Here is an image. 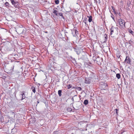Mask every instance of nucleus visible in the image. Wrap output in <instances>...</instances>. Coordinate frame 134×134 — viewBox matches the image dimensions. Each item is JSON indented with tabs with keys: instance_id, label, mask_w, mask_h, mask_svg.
<instances>
[{
	"instance_id": "nucleus-7",
	"label": "nucleus",
	"mask_w": 134,
	"mask_h": 134,
	"mask_svg": "<svg viewBox=\"0 0 134 134\" xmlns=\"http://www.w3.org/2000/svg\"><path fill=\"white\" fill-rule=\"evenodd\" d=\"M24 92H25L24 91H22L21 92V95L22 96L21 100L24 99L26 97L25 96Z\"/></svg>"
},
{
	"instance_id": "nucleus-28",
	"label": "nucleus",
	"mask_w": 134,
	"mask_h": 134,
	"mask_svg": "<svg viewBox=\"0 0 134 134\" xmlns=\"http://www.w3.org/2000/svg\"><path fill=\"white\" fill-rule=\"evenodd\" d=\"M67 110H69L70 111H71L72 110V109H71L70 108H67Z\"/></svg>"
},
{
	"instance_id": "nucleus-10",
	"label": "nucleus",
	"mask_w": 134,
	"mask_h": 134,
	"mask_svg": "<svg viewBox=\"0 0 134 134\" xmlns=\"http://www.w3.org/2000/svg\"><path fill=\"white\" fill-rule=\"evenodd\" d=\"M53 13L56 16H58V11L56 10H54Z\"/></svg>"
},
{
	"instance_id": "nucleus-26",
	"label": "nucleus",
	"mask_w": 134,
	"mask_h": 134,
	"mask_svg": "<svg viewBox=\"0 0 134 134\" xmlns=\"http://www.w3.org/2000/svg\"><path fill=\"white\" fill-rule=\"evenodd\" d=\"M58 14L60 16H62V17H63V14L62 13H58Z\"/></svg>"
},
{
	"instance_id": "nucleus-22",
	"label": "nucleus",
	"mask_w": 134,
	"mask_h": 134,
	"mask_svg": "<svg viewBox=\"0 0 134 134\" xmlns=\"http://www.w3.org/2000/svg\"><path fill=\"white\" fill-rule=\"evenodd\" d=\"M55 2L56 4H58L59 3V0H56L55 1Z\"/></svg>"
},
{
	"instance_id": "nucleus-24",
	"label": "nucleus",
	"mask_w": 134,
	"mask_h": 134,
	"mask_svg": "<svg viewBox=\"0 0 134 134\" xmlns=\"http://www.w3.org/2000/svg\"><path fill=\"white\" fill-rule=\"evenodd\" d=\"M111 16L112 18L115 21V19L114 17H113V15L112 14H111Z\"/></svg>"
},
{
	"instance_id": "nucleus-13",
	"label": "nucleus",
	"mask_w": 134,
	"mask_h": 134,
	"mask_svg": "<svg viewBox=\"0 0 134 134\" xmlns=\"http://www.w3.org/2000/svg\"><path fill=\"white\" fill-rule=\"evenodd\" d=\"M111 8L112 9V10H113V11L114 12V13L116 14L117 13L115 11V9L114 7L113 6H111Z\"/></svg>"
},
{
	"instance_id": "nucleus-32",
	"label": "nucleus",
	"mask_w": 134,
	"mask_h": 134,
	"mask_svg": "<svg viewBox=\"0 0 134 134\" xmlns=\"http://www.w3.org/2000/svg\"><path fill=\"white\" fill-rule=\"evenodd\" d=\"M127 10H130V9H129V8H127Z\"/></svg>"
},
{
	"instance_id": "nucleus-11",
	"label": "nucleus",
	"mask_w": 134,
	"mask_h": 134,
	"mask_svg": "<svg viewBox=\"0 0 134 134\" xmlns=\"http://www.w3.org/2000/svg\"><path fill=\"white\" fill-rule=\"evenodd\" d=\"M62 91L61 90H58V94L59 96L60 97L62 96Z\"/></svg>"
},
{
	"instance_id": "nucleus-12",
	"label": "nucleus",
	"mask_w": 134,
	"mask_h": 134,
	"mask_svg": "<svg viewBox=\"0 0 134 134\" xmlns=\"http://www.w3.org/2000/svg\"><path fill=\"white\" fill-rule=\"evenodd\" d=\"M74 32H75V34L73 35V36L75 37H76L77 36V34H78V31L77 30H74Z\"/></svg>"
},
{
	"instance_id": "nucleus-14",
	"label": "nucleus",
	"mask_w": 134,
	"mask_h": 134,
	"mask_svg": "<svg viewBox=\"0 0 134 134\" xmlns=\"http://www.w3.org/2000/svg\"><path fill=\"white\" fill-rule=\"evenodd\" d=\"M88 103V100H85L83 102V103L85 105H87Z\"/></svg>"
},
{
	"instance_id": "nucleus-3",
	"label": "nucleus",
	"mask_w": 134,
	"mask_h": 134,
	"mask_svg": "<svg viewBox=\"0 0 134 134\" xmlns=\"http://www.w3.org/2000/svg\"><path fill=\"white\" fill-rule=\"evenodd\" d=\"M87 75L89 76V78H93L95 76V74L92 72H90L89 73H88Z\"/></svg>"
},
{
	"instance_id": "nucleus-16",
	"label": "nucleus",
	"mask_w": 134,
	"mask_h": 134,
	"mask_svg": "<svg viewBox=\"0 0 134 134\" xmlns=\"http://www.w3.org/2000/svg\"><path fill=\"white\" fill-rule=\"evenodd\" d=\"M114 32L113 27H111V32L110 33V35H112L113 32Z\"/></svg>"
},
{
	"instance_id": "nucleus-20",
	"label": "nucleus",
	"mask_w": 134,
	"mask_h": 134,
	"mask_svg": "<svg viewBox=\"0 0 134 134\" xmlns=\"http://www.w3.org/2000/svg\"><path fill=\"white\" fill-rule=\"evenodd\" d=\"M12 4L13 5L16 4V3L14 1V0H10Z\"/></svg>"
},
{
	"instance_id": "nucleus-31",
	"label": "nucleus",
	"mask_w": 134,
	"mask_h": 134,
	"mask_svg": "<svg viewBox=\"0 0 134 134\" xmlns=\"http://www.w3.org/2000/svg\"><path fill=\"white\" fill-rule=\"evenodd\" d=\"M116 111V114H117L118 112L117 111H118V110L117 109H116L115 110Z\"/></svg>"
},
{
	"instance_id": "nucleus-8",
	"label": "nucleus",
	"mask_w": 134,
	"mask_h": 134,
	"mask_svg": "<svg viewBox=\"0 0 134 134\" xmlns=\"http://www.w3.org/2000/svg\"><path fill=\"white\" fill-rule=\"evenodd\" d=\"M87 17L88 18V21L90 23L92 21V16H87Z\"/></svg>"
},
{
	"instance_id": "nucleus-18",
	"label": "nucleus",
	"mask_w": 134,
	"mask_h": 134,
	"mask_svg": "<svg viewBox=\"0 0 134 134\" xmlns=\"http://www.w3.org/2000/svg\"><path fill=\"white\" fill-rule=\"evenodd\" d=\"M131 2H130V1H127V5L128 7H129L131 5Z\"/></svg>"
},
{
	"instance_id": "nucleus-33",
	"label": "nucleus",
	"mask_w": 134,
	"mask_h": 134,
	"mask_svg": "<svg viewBox=\"0 0 134 134\" xmlns=\"http://www.w3.org/2000/svg\"><path fill=\"white\" fill-rule=\"evenodd\" d=\"M120 57V55H119V56H117V57H118V58H119Z\"/></svg>"
},
{
	"instance_id": "nucleus-19",
	"label": "nucleus",
	"mask_w": 134,
	"mask_h": 134,
	"mask_svg": "<svg viewBox=\"0 0 134 134\" xmlns=\"http://www.w3.org/2000/svg\"><path fill=\"white\" fill-rule=\"evenodd\" d=\"M31 89H32V91L33 92L35 93L36 92L35 89L34 87H31Z\"/></svg>"
},
{
	"instance_id": "nucleus-5",
	"label": "nucleus",
	"mask_w": 134,
	"mask_h": 134,
	"mask_svg": "<svg viewBox=\"0 0 134 134\" xmlns=\"http://www.w3.org/2000/svg\"><path fill=\"white\" fill-rule=\"evenodd\" d=\"M125 62L126 63H128L129 64L130 63V62H131V60L129 57L127 56L126 57V58L125 60Z\"/></svg>"
},
{
	"instance_id": "nucleus-25",
	"label": "nucleus",
	"mask_w": 134,
	"mask_h": 134,
	"mask_svg": "<svg viewBox=\"0 0 134 134\" xmlns=\"http://www.w3.org/2000/svg\"><path fill=\"white\" fill-rule=\"evenodd\" d=\"M129 32L130 33H131L132 35L133 34V32L131 30H130Z\"/></svg>"
},
{
	"instance_id": "nucleus-1",
	"label": "nucleus",
	"mask_w": 134,
	"mask_h": 134,
	"mask_svg": "<svg viewBox=\"0 0 134 134\" xmlns=\"http://www.w3.org/2000/svg\"><path fill=\"white\" fill-rule=\"evenodd\" d=\"M118 22L120 25V27L121 28H124L125 27V22L124 20L120 18L118 19Z\"/></svg>"
},
{
	"instance_id": "nucleus-17",
	"label": "nucleus",
	"mask_w": 134,
	"mask_h": 134,
	"mask_svg": "<svg viewBox=\"0 0 134 134\" xmlns=\"http://www.w3.org/2000/svg\"><path fill=\"white\" fill-rule=\"evenodd\" d=\"M53 134H61L60 132L56 131L53 132Z\"/></svg>"
},
{
	"instance_id": "nucleus-2",
	"label": "nucleus",
	"mask_w": 134,
	"mask_h": 134,
	"mask_svg": "<svg viewBox=\"0 0 134 134\" xmlns=\"http://www.w3.org/2000/svg\"><path fill=\"white\" fill-rule=\"evenodd\" d=\"M93 60L94 61H96V62L98 65H100L101 64L102 60V58H100L99 56H98L96 59H95L94 60Z\"/></svg>"
},
{
	"instance_id": "nucleus-29",
	"label": "nucleus",
	"mask_w": 134,
	"mask_h": 134,
	"mask_svg": "<svg viewBox=\"0 0 134 134\" xmlns=\"http://www.w3.org/2000/svg\"><path fill=\"white\" fill-rule=\"evenodd\" d=\"M84 22L85 23V24H86V25H88L86 23V20H84Z\"/></svg>"
},
{
	"instance_id": "nucleus-27",
	"label": "nucleus",
	"mask_w": 134,
	"mask_h": 134,
	"mask_svg": "<svg viewBox=\"0 0 134 134\" xmlns=\"http://www.w3.org/2000/svg\"><path fill=\"white\" fill-rule=\"evenodd\" d=\"M5 4L6 6H9V3L8 2H6L5 3Z\"/></svg>"
},
{
	"instance_id": "nucleus-6",
	"label": "nucleus",
	"mask_w": 134,
	"mask_h": 134,
	"mask_svg": "<svg viewBox=\"0 0 134 134\" xmlns=\"http://www.w3.org/2000/svg\"><path fill=\"white\" fill-rule=\"evenodd\" d=\"M104 41H103V42L105 43L107 40L108 36L106 34H104Z\"/></svg>"
},
{
	"instance_id": "nucleus-15",
	"label": "nucleus",
	"mask_w": 134,
	"mask_h": 134,
	"mask_svg": "<svg viewBox=\"0 0 134 134\" xmlns=\"http://www.w3.org/2000/svg\"><path fill=\"white\" fill-rule=\"evenodd\" d=\"M116 77L118 79H119L120 77V75L118 73L116 75Z\"/></svg>"
},
{
	"instance_id": "nucleus-4",
	"label": "nucleus",
	"mask_w": 134,
	"mask_h": 134,
	"mask_svg": "<svg viewBox=\"0 0 134 134\" xmlns=\"http://www.w3.org/2000/svg\"><path fill=\"white\" fill-rule=\"evenodd\" d=\"M91 79L89 77H85V83L86 84H89L91 83Z\"/></svg>"
},
{
	"instance_id": "nucleus-34",
	"label": "nucleus",
	"mask_w": 134,
	"mask_h": 134,
	"mask_svg": "<svg viewBox=\"0 0 134 134\" xmlns=\"http://www.w3.org/2000/svg\"><path fill=\"white\" fill-rule=\"evenodd\" d=\"M120 13H119V14H119V15L120 16Z\"/></svg>"
},
{
	"instance_id": "nucleus-30",
	"label": "nucleus",
	"mask_w": 134,
	"mask_h": 134,
	"mask_svg": "<svg viewBox=\"0 0 134 134\" xmlns=\"http://www.w3.org/2000/svg\"><path fill=\"white\" fill-rule=\"evenodd\" d=\"M104 86H105L104 87L105 88L106 86H107V84L106 83H105L104 84Z\"/></svg>"
},
{
	"instance_id": "nucleus-9",
	"label": "nucleus",
	"mask_w": 134,
	"mask_h": 134,
	"mask_svg": "<svg viewBox=\"0 0 134 134\" xmlns=\"http://www.w3.org/2000/svg\"><path fill=\"white\" fill-rule=\"evenodd\" d=\"M74 51L77 54H79L80 53V50L78 49H76L75 48H74Z\"/></svg>"
},
{
	"instance_id": "nucleus-36",
	"label": "nucleus",
	"mask_w": 134,
	"mask_h": 134,
	"mask_svg": "<svg viewBox=\"0 0 134 134\" xmlns=\"http://www.w3.org/2000/svg\"><path fill=\"white\" fill-rule=\"evenodd\" d=\"M11 103V102H10V103H9V104H10V103Z\"/></svg>"
},
{
	"instance_id": "nucleus-35",
	"label": "nucleus",
	"mask_w": 134,
	"mask_h": 134,
	"mask_svg": "<svg viewBox=\"0 0 134 134\" xmlns=\"http://www.w3.org/2000/svg\"><path fill=\"white\" fill-rule=\"evenodd\" d=\"M37 103H39V102L38 101L37 102Z\"/></svg>"
},
{
	"instance_id": "nucleus-23",
	"label": "nucleus",
	"mask_w": 134,
	"mask_h": 134,
	"mask_svg": "<svg viewBox=\"0 0 134 134\" xmlns=\"http://www.w3.org/2000/svg\"><path fill=\"white\" fill-rule=\"evenodd\" d=\"M71 87V85L70 84L68 85L67 86V87L68 89L70 88Z\"/></svg>"
},
{
	"instance_id": "nucleus-21",
	"label": "nucleus",
	"mask_w": 134,
	"mask_h": 134,
	"mask_svg": "<svg viewBox=\"0 0 134 134\" xmlns=\"http://www.w3.org/2000/svg\"><path fill=\"white\" fill-rule=\"evenodd\" d=\"M76 89L77 90H79V91H81L82 90V88L81 87H76Z\"/></svg>"
}]
</instances>
